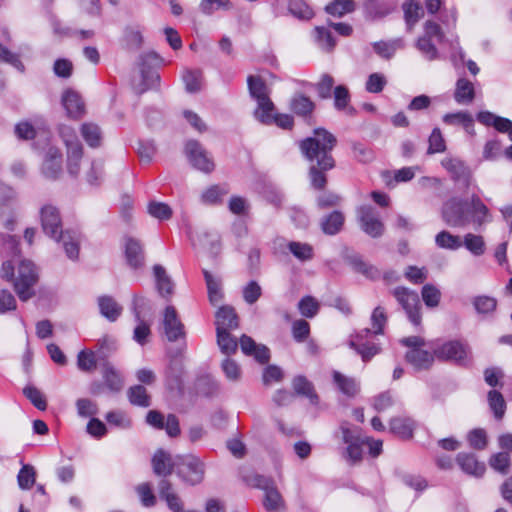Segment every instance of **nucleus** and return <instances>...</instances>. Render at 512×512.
<instances>
[{
    "instance_id": "nucleus-34",
    "label": "nucleus",
    "mask_w": 512,
    "mask_h": 512,
    "mask_svg": "<svg viewBox=\"0 0 512 512\" xmlns=\"http://www.w3.org/2000/svg\"><path fill=\"white\" fill-rule=\"evenodd\" d=\"M103 378L107 387L118 392L123 387V379L110 362L102 363Z\"/></svg>"
},
{
    "instance_id": "nucleus-16",
    "label": "nucleus",
    "mask_w": 512,
    "mask_h": 512,
    "mask_svg": "<svg viewBox=\"0 0 512 512\" xmlns=\"http://www.w3.org/2000/svg\"><path fill=\"white\" fill-rule=\"evenodd\" d=\"M62 173V153L57 147H50L44 158L42 174L51 180H56Z\"/></svg>"
},
{
    "instance_id": "nucleus-44",
    "label": "nucleus",
    "mask_w": 512,
    "mask_h": 512,
    "mask_svg": "<svg viewBox=\"0 0 512 512\" xmlns=\"http://www.w3.org/2000/svg\"><path fill=\"white\" fill-rule=\"evenodd\" d=\"M355 8L354 0H333L325 7V11L334 17H342L353 12Z\"/></svg>"
},
{
    "instance_id": "nucleus-6",
    "label": "nucleus",
    "mask_w": 512,
    "mask_h": 512,
    "mask_svg": "<svg viewBox=\"0 0 512 512\" xmlns=\"http://www.w3.org/2000/svg\"><path fill=\"white\" fill-rule=\"evenodd\" d=\"M205 470L204 462L194 455L183 456L176 462L177 476L185 484L190 486H195L203 482Z\"/></svg>"
},
{
    "instance_id": "nucleus-9",
    "label": "nucleus",
    "mask_w": 512,
    "mask_h": 512,
    "mask_svg": "<svg viewBox=\"0 0 512 512\" xmlns=\"http://www.w3.org/2000/svg\"><path fill=\"white\" fill-rule=\"evenodd\" d=\"M360 228L370 237L378 238L384 233L385 227L379 213L370 205H364L357 210Z\"/></svg>"
},
{
    "instance_id": "nucleus-30",
    "label": "nucleus",
    "mask_w": 512,
    "mask_h": 512,
    "mask_svg": "<svg viewBox=\"0 0 512 512\" xmlns=\"http://www.w3.org/2000/svg\"><path fill=\"white\" fill-rule=\"evenodd\" d=\"M390 431L403 438L410 439L413 437L415 422L408 417H394L389 423Z\"/></svg>"
},
{
    "instance_id": "nucleus-47",
    "label": "nucleus",
    "mask_w": 512,
    "mask_h": 512,
    "mask_svg": "<svg viewBox=\"0 0 512 512\" xmlns=\"http://www.w3.org/2000/svg\"><path fill=\"white\" fill-rule=\"evenodd\" d=\"M128 399L132 405L149 407L151 405L150 395L142 385H135L128 389Z\"/></svg>"
},
{
    "instance_id": "nucleus-53",
    "label": "nucleus",
    "mask_w": 512,
    "mask_h": 512,
    "mask_svg": "<svg viewBox=\"0 0 512 512\" xmlns=\"http://www.w3.org/2000/svg\"><path fill=\"white\" fill-rule=\"evenodd\" d=\"M488 402L495 418L498 420L502 419L506 410V403L502 394L496 390L489 391Z\"/></svg>"
},
{
    "instance_id": "nucleus-22",
    "label": "nucleus",
    "mask_w": 512,
    "mask_h": 512,
    "mask_svg": "<svg viewBox=\"0 0 512 512\" xmlns=\"http://www.w3.org/2000/svg\"><path fill=\"white\" fill-rule=\"evenodd\" d=\"M216 330H234L239 327V318L235 309L229 305L221 306L215 314Z\"/></svg>"
},
{
    "instance_id": "nucleus-14",
    "label": "nucleus",
    "mask_w": 512,
    "mask_h": 512,
    "mask_svg": "<svg viewBox=\"0 0 512 512\" xmlns=\"http://www.w3.org/2000/svg\"><path fill=\"white\" fill-rule=\"evenodd\" d=\"M371 334V329H363L352 337L349 341V347L354 349L364 362L370 361L380 352V347L374 343L367 341V337Z\"/></svg>"
},
{
    "instance_id": "nucleus-1",
    "label": "nucleus",
    "mask_w": 512,
    "mask_h": 512,
    "mask_svg": "<svg viewBox=\"0 0 512 512\" xmlns=\"http://www.w3.org/2000/svg\"><path fill=\"white\" fill-rule=\"evenodd\" d=\"M337 145V138L324 128L314 130L312 137L300 141L299 148L309 161L308 176L312 188L324 190L327 186V172L336 166L332 151Z\"/></svg>"
},
{
    "instance_id": "nucleus-4",
    "label": "nucleus",
    "mask_w": 512,
    "mask_h": 512,
    "mask_svg": "<svg viewBox=\"0 0 512 512\" xmlns=\"http://www.w3.org/2000/svg\"><path fill=\"white\" fill-rule=\"evenodd\" d=\"M249 93L257 101L258 107L255 110V117L262 123L271 121V112L274 105L269 98L268 88L260 76L250 75L247 78Z\"/></svg>"
},
{
    "instance_id": "nucleus-39",
    "label": "nucleus",
    "mask_w": 512,
    "mask_h": 512,
    "mask_svg": "<svg viewBox=\"0 0 512 512\" xmlns=\"http://www.w3.org/2000/svg\"><path fill=\"white\" fill-rule=\"evenodd\" d=\"M290 108L298 116L306 117L311 115L315 108V104L309 97L297 94L292 98Z\"/></svg>"
},
{
    "instance_id": "nucleus-37",
    "label": "nucleus",
    "mask_w": 512,
    "mask_h": 512,
    "mask_svg": "<svg viewBox=\"0 0 512 512\" xmlns=\"http://www.w3.org/2000/svg\"><path fill=\"white\" fill-rule=\"evenodd\" d=\"M81 135L90 147L96 148L101 145L102 132L97 124L91 122L82 124Z\"/></svg>"
},
{
    "instance_id": "nucleus-32",
    "label": "nucleus",
    "mask_w": 512,
    "mask_h": 512,
    "mask_svg": "<svg viewBox=\"0 0 512 512\" xmlns=\"http://www.w3.org/2000/svg\"><path fill=\"white\" fill-rule=\"evenodd\" d=\"M59 135L62 138L67 151L71 150V154L73 156L79 155V149H82L83 146L78 139V136L75 130L68 125H60L59 126Z\"/></svg>"
},
{
    "instance_id": "nucleus-33",
    "label": "nucleus",
    "mask_w": 512,
    "mask_h": 512,
    "mask_svg": "<svg viewBox=\"0 0 512 512\" xmlns=\"http://www.w3.org/2000/svg\"><path fill=\"white\" fill-rule=\"evenodd\" d=\"M404 18L409 30L424 16L423 7L415 0L407 1L402 6Z\"/></svg>"
},
{
    "instance_id": "nucleus-35",
    "label": "nucleus",
    "mask_w": 512,
    "mask_h": 512,
    "mask_svg": "<svg viewBox=\"0 0 512 512\" xmlns=\"http://www.w3.org/2000/svg\"><path fill=\"white\" fill-rule=\"evenodd\" d=\"M231 330H216L217 344L220 351L230 356L235 354L238 349V342L230 333Z\"/></svg>"
},
{
    "instance_id": "nucleus-55",
    "label": "nucleus",
    "mask_w": 512,
    "mask_h": 512,
    "mask_svg": "<svg viewBox=\"0 0 512 512\" xmlns=\"http://www.w3.org/2000/svg\"><path fill=\"white\" fill-rule=\"evenodd\" d=\"M387 320L388 318L385 309L382 306L375 307L371 314V333L374 335H382L384 333V327Z\"/></svg>"
},
{
    "instance_id": "nucleus-2",
    "label": "nucleus",
    "mask_w": 512,
    "mask_h": 512,
    "mask_svg": "<svg viewBox=\"0 0 512 512\" xmlns=\"http://www.w3.org/2000/svg\"><path fill=\"white\" fill-rule=\"evenodd\" d=\"M443 221L450 227L463 228L470 222L482 226L490 221L488 207L476 194L471 196L470 202L457 197L446 201L441 210Z\"/></svg>"
},
{
    "instance_id": "nucleus-61",
    "label": "nucleus",
    "mask_w": 512,
    "mask_h": 512,
    "mask_svg": "<svg viewBox=\"0 0 512 512\" xmlns=\"http://www.w3.org/2000/svg\"><path fill=\"white\" fill-rule=\"evenodd\" d=\"M320 305L312 296L303 297L298 303V309L301 315L307 318H313L317 315Z\"/></svg>"
},
{
    "instance_id": "nucleus-38",
    "label": "nucleus",
    "mask_w": 512,
    "mask_h": 512,
    "mask_svg": "<svg viewBox=\"0 0 512 512\" xmlns=\"http://www.w3.org/2000/svg\"><path fill=\"white\" fill-rule=\"evenodd\" d=\"M333 378L339 390L348 397H354L359 392V385L354 378L347 377L338 371L333 373Z\"/></svg>"
},
{
    "instance_id": "nucleus-51",
    "label": "nucleus",
    "mask_w": 512,
    "mask_h": 512,
    "mask_svg": "<svg viewBox=\"0 0 512 512\" xmlns=\"http://www.w3.org/2000/svg\"><path fill=\"white\" fill-rule=\"evenodd\" d=\"M315 39L318 45L325 51L331 52L336 46V41L329 29L317 26L314 29Z\"/></svg>"
},
{
    "instance_id": "nucleus-31",
    "label": "nucleus",
    "mask_w": 512,
    "mask_h": 512,
    "mask_svg": "<svg viewBox=\"0 0 512 512\" xmlns=\"http://www.w3.org/2000/svg\"><path fill=\"white\" fill-rule=\"evenodd\" d=\"M345 217L340 211H333L321 220V229L327 235L339 233L344 225Z\"/></svg>"
},
{
    "instance_id": "nucleus-5",
    "label": "nucleus",
    "mask_w": 512,
    "mask_h": 512,
    "mask_svg": "<svg viewBox=\"0 0 512 512\" xmlns=\"http://www.w3.org/2000/svg\"><path fill=\"white\" fill-rule=\"evenodd\" d=\"M434 355L438 360L454 363L466 367L472 362L470 346L460 340L447 341L434 349Z\"/></svg>"
},
{
    "instance_id": "nucleus-13",
    "label": "nucleus",
    "mask_w": 512,
    "mask_h": 512,
    "mask_svg": "<svg viewBox=\"0 0 512 512\" xmlns=\"http://www.w3.org/2000/svg\"><path fill=\"white\" fill-rule=\"evenodd\" d=\"M123 247L126 264L133 270L142 269L145 266L143 243L132 236H125L123 238Z\"/></svg>"
},
{
    "instance_id": "nucleus-40",
    "label": "nucleus",
    "mask_w": 512,
    "mask_h": 512,
    "mask_svg": "<svg viewBox=\"0 0 512 512\" xmlns=\"http://www.w3.org/2000/svg\"><path fill=\"white\" fill-rule=\"evenodd\" d=\"M228 193L229 188L226 184L212 185L202 193L201 200L203 203L209 205L219 204Z\"/></svg>"
},
{
    "instance_id": "nucleus-19",
    "label": "nucleus",
    "mask_w": 512,
    "mask_h": 512,
    "mask_svg": "<svg viewBox=\"0 0 512 512\" xmlns=\"http://www.w3.org/2000/svg\"><path fill=\"white\" fill-rule=\"evenodd\" d=\"M242 352L247 356H253L259 363H267L270 359L269 349L257 344L250 336L242 335L239 341Z\"/></svg>"
},
{
    "instance_id": "nucleus-48",
    "label": "nucleus",
    "mask_w": 512,
    "mask_h": 512,
    "mask_svg": "<svg viewBox=\"0 0 512 512\" xmlns=\"http://www.w3.org/2000/svg\"><path fill=\"white\" fill-rule=\"evenodd\" d=\"M472 304L478 314H492L497 307V300L494 297L480 295L472 299Z\"/></svg>"
},
{
    "instance_id": "nucleus-52",
    "label": "nucleus",
    "mask_w": 512,
    "mask_h": 512,
    "mask_svg": "<svg viewBox=\"0 0 512 512\" xmlns=\"http://www.w3.org/2000/svg\"><path fill=\"white\" fill-rule=\"evenodd\" d=\"M288 249L300 261L311 260L314 256L313 247L308 243L291 241L288 243Z\"/></svg>"
},
{
    "instance_id": "nucleus-29",
    "label": "nucleus",
    "mask_w": 512,
    "mask_h": 512,
    "mask_svg": "<svg viewBox=\"0 0 512 512\" xmlns=\"http://www.w3.org/2000/svg\"><path fill=\"white\" fill-rule=\"evenodd\" d=\"M292 386L297 395L307 397L314 406L319 404V396L315 392L312 382L304 376H297L292 381Z\"/></svg>"
},
{
    "instance_id": "nucleus-18",
    "label": "nucleus",
    "mask_w": 512,
    "mask_h": 512,
    "mask_svg": "<svg viewBox=\"0 0 512 512\" xmlns=\"http://www.w3.org/2000/svg\"><path fill=\"white\" fill-rule=\"evenodd\" d=\"M158 492L168 508L172 512H184V502L181 497L173 490V485L168 479H161L158 483Z\"/></svg>"
},
{
    "instance_id": "nucleus-23",
    "label": "nucleus",
    "mask_w": 512,
    "mask_h": 512,
    "mask_svg": "<svg viewBox=\"0 0 512 512\" xmlns=\"http://www.w3.org/2000/svg\"><path fill=\"white\" fill-rule=\"evenodd\" d=\"M153 275L159 295L165 299H169L173 295L175 287L172 278L168 275L166 269L160 264H155L153 266Z\"/></svg>"
},
{
    "instance_id": "nucleus-24",
    "label": "nucleus",
    "mask_w": 512,
    "mask_h": 512,
    "mask_svg": "<svg viewBox=\"0 0 512 512\" xmlns=\"http://www.w3.org/2000/svg\"><path fill=\"white\" fill-rule=\"evenodd\" d=\"M143 302V297L135 296L133 299V312L135 314L136 320L139 321V324L134 329L133 339L140 345L146 344L148 337L151 334L149 325L141 319L140 307Z\"/></svg>"
},
{
    "instance_id": "nucleus-21",
    "label": "nucleus",
    "mask_w": 512,
    "mask_h": 512,
    "mask_svg": "<svg viewBox=\"0 0 512 512\" xmlns=\"http://www.w3.org/2000/svg\"><path fill=\"white\" fill-rule=\"evenodd\" d=\"M62 104L72 119H79L85 113V104L81 96L73 90L68 89L63 93Z\"/></svg>"
},
{
    "instance_id": "nucleus-10",
    "label": "nucleus",
    "mask_w": 512,
    "mask_h": 512,
    "mask_svg": "<svg viewBox=\"0 0 512 512\" xmlns=\"http://www.w3.org/2000/svg\"><path fill=\"white\" fill-rule=\"evenodd\" d=\"M159 61V56L155 52H148L140 56L142 84L139 88H136L138 94L155 88L159 84L160 75L154 70L146 69V67L158 65Z\"/></svg>"
},
{
    "instance_id": "nucleus-57",
    "label": "nucleus",
    "mask_w": 512,
    "mask_h": 512,
    "mask_svg": "<svg viewBox=\"0 0 512 512\" xmlns=\"http://www.w3.org/2000/svg\"><path fill=\"white\" fill-rule=\"evenodd\" d=\"M462 245L466 247L472 254L480 256L485 252V242L482 236L468 233L464 237Z\"/></svg>"
},
{
    "instance_id": "nucleus-49",
    "label": "nucleus",
    "mask_w": 512,
    "mask_h": 512,
    "mask_svg": "<svg viewBox=\"0 0 512 512\" xmlns=\"http://www.w3.org/2000/svg\"><path fill=\"white\" fill-rule=\"evenodd\" d=\"M443 122L450 126H462L464 129L471 128L472 115L466 111L447 113L443 116Z\"/></svg>"
},
{
    "instance_id": "nucleus-45",
    "label": "nucleus",
    "mask_w": 512,
    "mask_h": 512,
    "mask_svg": "<svg viewBox=\"0 0 512 512\" xmlns=\"http://www.w3.org/2000/svg\"><path fill=\"white\" fill-rule=\"evenodd\" d=\"M99 363L96 352L84 349L81 350L77 355V366L79 370L83 372H92L96 369Z\"/></svg>"
},
{
    "instance_id": "nucleus-25",
    "label": "nucleus",
    "mask_w": 512,
    "mask_h": 512,
    "mask_svg": "<svg viewBox=\"0 0 512 512\" xmlns=\"http://www.w3.org/2000/svg\"><path fill=\"white\" fill-rule=\"evenodd\" d=\"M434 353L423 349H410L406 352L405 359L416 370H427L434 362Z\"/></svg>"
},
{
    "instance_id": "nucleus-36",
    "label": "nucleus",
    "mask_w": 512,
    "mask_h": 512,
    "mask_svg": "<svg viewBox=\"0 0 512 512\" xmlns=\"http://www.w3.org/2000/svg\"><path fill=\"white\" fill-rule=\"evenodd\" d=\"M96 347L99 364L102 366V363L109 362L108 358L117 350V343L113 337L106 335L97 341Z\"/></svg>"
},
{
    "instance_id": "nucleus-7",
    "label": "nucleus",
    "mask_w": 512,
    "mask_h": 512,
    "mask_svg": "<svg viewBox=\"0 0 512 512\" xmlns=\"http://www.w3.org/2000/svg\"><path fill=\"white\" fill-rule=\"evenodd\" d=\"M38 281V275L32 262L21 261L18 268V276L14 280V290L21 301H28L35 296L34 286Z\"/></svg>"
},
{
    "instance_id": "nucleus-20",
    "label": "nucleus",
    "mask_w": 512,
    "mask_h": 512,
    "mask_svg": "<svg viewBox=\"0 0 512 512\" xmlns=\"http://www.w3.org/2000/svg\"><path fill=\"white\" fill-rule=\"evenodd\" d=\"M153 472L157 476H162V479L176 472V462L172 461L171 455L162 449L155 452L151 460Z\"/></svg>"
},
{
    "instance_id": "nucleus-60",
    "label": "nucleus",
    "mask_w": 512,
    "mask_h": 512,
    "mask_svg": "<svg viewBox=\"0 0 512 512\" xmlns=\"http://www.w3.org/2000/svg\"><path fill=\"white\" fill-rule=\"evenodd\" d=\"M200 10L205 15H212L216 10H230L232 3L230 0H201Z\"/></svg>"
},
{
    "instance_id": "nucleus-11",
    "label": "nucleus",
    "mask_w": 512,
    "mask_h": 512,
    "mask_svg": "<svg viewBox=\"0 0 512 512\" xmlns=\"http://www.w3.org/2000/svg\"><path fill=\"white\" fill-rule=\"evenodd\" d=\"M163 334L169 342L184 340L186 337L185 326L173 306H167L162 320Z\"/></svg>"
},
{
    "instance_id": "nucleus-63",
    "label": "nucleus",
    "mask_w": 512,
    "mask_h": 512,
    "mask_svg": "<svg viewBox=\"0 0 512 512\" xmlns=\"http://www.w3.org/2000/svg\"><path fill=\"white\" fill-rule=\"evenodd\" d=\"M202 73L199 70H187L183 74L186 90L190 93L198 92L201 88Z\"/></svg>"
},
{
    "instance_id": "nucleus-17",
    "label": "nucleus",
    "mask_w": 512,
    "mask_h": 512,
    "mask_svg": "<svg viewBox=\"0 0 512 512\" xmlns=\"http://www.w3.org/2000/svg\"><path fill=\"white\" fill-rule=\"evenodd\" d=\"M456 463L465 474L473 477H482L486 471L485 464L478 461L476 455L473 453H458Z\"/></svg>"
},
{
    "instance_id": "nucleus-27",
    "label": "nucleus",
    "mask_w": 512,
    "mask_h": 512,
    "mask_svg": "<svg viewBox=\"0 0 512 512\" xmlns=\"http://www.w3.org/2000/svg\"><path fill=\"white\" fill-rule=\"evenodd\" d=\"M98 306L103 317L111 322L116 321L122 314V306L111 296L104 295L98 298Z\"/></svg>"
},
{
    "instance_id": "nucleus-3",
    "label": "nucleus",
    "mask_w": 512,
    "mask_h": 512,
    "mask_svg": "<svg viewBox=\"0 0 512 512\" xmlns=\"http://www.w3.org/2000/svg\"><path fill=\"white\" fill-rule=\"evenodd\" d=\"M40 219L43 232L58 243H62L69 259H77L79 255V235L72 230H62V219L58 208L50 204L43 206L40 211Z\"/></svg>"
},
{
    "instance_id": "nucleus-46",
    "label": "nucleus",
    "mask_w": 512,
    "mask_h": 512,
    "mask_svg": "<svg viewBox=\"0 0 512 512\" xmlns=\"http://www.w3.org/2000/svg\"><path fill=\"white\" fill-rule=\"evenodd\" d=\"M288 11L299 20H310L314 16V11L304 0H289Z\"/></svg>"
},
{
    "instance_id": "nucleus-8",
    "label": "nucleus",
    "mask_w": 512,
    "mask_h": 512,
    "mask_svg": "<svg viewBox=\"0 0 512 512\" xmlns=\"http://www.w3.org/2000/svg\"><path fill=\"white\" fill-rule=\"evenodd\" d=\"M390 294L396 299L401 308L405 311L410 322L419 326L421 324V303L417 292L404 287L398 286L390 290Z\"/></svg>"
},
{
    "instance_id": "nucleus-64",
    "label": "nucleus",
    "mask_w": 512,
    "mask_h": 512,
    "mask_svg": "<svg viewBox=\"0 0 512 512\" xmlns=\"http://www.w3.org/2000/svg\"><path fill=\"white\" fill-rule=\"evenodd\" d=\"M470 447L476 450H484L487 447V434L484 429H473L467 436Z\"/></svg>"
},
{
    "instance_id": "nucleus-59",
    "label": "nucleus",
    "mask_w": 512,
    "mask_h": 512,
    "mask_svg": "<svg viewBox=\"0 0 512 512\" xmlns=\"http://www.w3.org/2000/svg\"><path fill=\"white\" fill-rule=\"evenodd\" d=\"M149 214L158 220H168L172 217V209L170 206L163 202L151 201L148 204Z\"/></svg>"
},
{
    "instance_id": "nucleus-43",
    "label": "nucleus",
    "mask_w": 512,
    "mask_h": 512,
    "mask_svg": "<svg viewBox=\"0 0 512 512\" xmlns=\"http://www.w3.org/2000/svg\"><path fill=\"white\" fill-rule=\"evenodd\" d=\"M350 93L346 86L338 85L334 89V105L337 110H345L347 114L354 115L355 109L350 107Z\"/></svg>"
},
{
    "instance_id": "nucleus-62",
    "label": "nucleus",
    "mask_w": 512,
    "mask_h": 512,
    "mask_svg": "<svg viewBox=\"0 0 512 512\" xmlns=\"http://www.w3.org/2000/svg\"><path fill=\"white\" fill-rule=\"evenodd\" d=\"M136 492L140 498L141 504L145 507H153L156 505L157 499L152 491V486L148 482L139 484Z\"/></svg>"
},
{
    "instance_id": "nucleus-28",
    "label": "nucleus",
    "mask_w": 512,
    "mask_h": 512,
    "mask_svg": "<svg viewBox=\"0 0 512 512\" xmlns=\"http://www.w3.org/2000/svg\"><path fill=\"white\" fill-rule=\"evenodd\" d=\"M475 98V88L471 81L466 78H459L456 82L454 99L458 104L467 105Z\"/></svg>"
},
{
    "instance_id": "nucleus-12",
    "label": "nucleus",
    "mask_w": 512,
    "mask_h": 512,
    "mask_svg": "<svg viewBox=\"0 0 512 512\" xmlns=\"http://www.w3.org/2000/svg\"><path fill=\"white\" fill-rule=\"evenodd\" d=\"M185 153L189 159V162L196 169L204 173H210L214 170L215 165L212 158L209 157L208 152L198 141H187L185 146Z\"/></svg>"
},
{
    "instance_id": "nucleus-54",
    "label": "nucleus",
    "mask_w": 512,
    "mask_h": 512,
    "mask_svg": "<svg viewBox=\"0 0 512 512\" xmlns=\"http://www.w3.org/2000/svg\"><path fill=\"white\" fill-rule=\"evenodd\" d=\"M124 41L130 50H138L143 43L142 32L138 27L129 26L124 30Z\"/></svg>"
},
{
    "instance_id": "nucleus-15",
    "label": "nucleus",
    "mask_w": 512,
    "mask_h": 512,
    "mask_svg": "<svg viewBox=\"0 0 512 512\" xmlns=\"http://www.w3.org/2000/svg\"><path fill=\"white\" fill-rule=\"evenodd\" d=\"M441 163L455 182L465 188L470 186L472 174L469 167L466 166L462 160L457 158H445Z\"/></svg>"
},
{
    "instance_id": "nucleus-58",
    "label": "nucleus",
    "mask_w": 512,
    "mask_h": 512,
    "mask_svg": "<svg viewBox=\"0 0 512 512\" xmlns=\"http://www.w3.org/2000/svg\"><path fill=\"white\" fill-rule=\"evenodd\" d=\"M489 464L495 471L506 475L509 472L511 459L507 452H498L491 456Z\"/></svg>"
},
{
    "instance_id": "nucleus-26",
    "label": "nucleus",
    "mask_w": 512,
    "mask_h": 512,
    "mask_svg": "<svg viewBox=\"0 0 512 512\" xmlns=\"http://www.w3.org/2000/svg\"><path fill=\"white\" fill-rule=\"evenodd\" d=\"M345 261L356 272L363 274L368 279L377 280L381 276L380 270L377 267L364 262L358 254L347 255Z\"/></svg>"
},
{
    "instance_id": "nucleus-56",
    "label": "nucleus",
    "mask_w": 512,
    "mask_h": 512,
    "mask_svg": "<svg viewBox=\"0 0 512 512\" xmlns=\"http://www.w3.org/2000/svg\"><path fill=\"white\" fill-rule=\"evenodd\" d=\"M35 480L36 471L34 467L29 464L23 465L17 476L19 487L23 490H28L34 485Z\"/></svg>"
},
{
    "instance_id": "nucleus-50",
    "label": "nucleus",
    "mask_w": 512,
    "mask_h": 512,
    "mask_svg": "<svg viewBox=\"0 0 512 512\" xmlns=\"http://www.w3.org/2000/svg\"><path fill=\"white\" fill-rule=\"evenodd\" d=\"M435 243L438 247L449 250H457L462 246V241L459 236L453 235L445 230L436 235Z\"/></svg>"
},
{
    "instance_id": "nucleus-42",
    "label": "nucleus",
    "mask_w": 512,
    "mask_h": 512,
    "mask_svg": "<svg viewBox=\"0 0 512 512\" xmlns=\"http://www.w3.org/2000/svg\"><path fill=\"white\" fill-rule=\"evenodd\" d=\"M203 275L207 285L209 301L212 305H217L223 298L221 283L219 280L215 279L208 270L204 269Z\"/></svg>"
},
{
    "instance_id": "nucleus-41",
    "label": "nucleus",
    "mask_w": 512,
    "mask_h": 512,
    "mask_svg": "<svg viewBox=\"0 0 512 512\" xmlns=\"http://www.w3.org/2000/svg\"><path fill=\"white\" fill-rule=\"evenodd\" d=\"M263 506L269 512H278L285 508V501L277 486L264 493Z\"/></svg>"
}]
</instances>
